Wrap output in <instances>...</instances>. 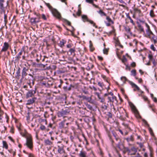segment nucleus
<instances>
[{
  "instance_id": "obj_14",
  "label": "nucleus",
  "mask_w": 157,
  "mask_h": 157,
  "mask_svg": "<svg viewBox=\"0 0 157 157\" xmlns=\"http://www.w3.org/2000/svg\"><path fill=\"white\" fill-rule=\"evenodd\" d=\"M65 121L64 120L59 124V128H66L67 126H66L65 125Z\"/></svg>"
},
{
  "instance_id": "obj_21",
  "label": "nucleus",
  "mask_w": 157,
  "mask_h": 157,
  "mask_svg": "<svg viewBox=\"0 0 157 157\" xmlns=\"http://www.w3.org/2000/svg\"><path fill=\"white\" fill-rule=\"evenodd\" d=\"M139 30L140 32H143L145 33V31L143 27L140 24H139L138 25Z\"/></svg>"
},
{
  "instance_id": "obj_62",
  "label": "nucleus",
  "mask_w": 157,
  "mask_h": 157,
  "mask_svg": "<svg viewBox=\"0 0 157 157\" xmlns=\"http://www.w3.org/2000/svg\"><path fill=\"white\" fill-rule=\"evenodd\" d=\"M99 100H100V101L101 102L103 103L105 101V99L104 98H101V99H100Z\"/></svg>"
},
{
  "instance_id": "obj_23",
  "label": "nucleus",
  "mask_w": 157,
  "mask_h": 157,
  "mask_svg": "<svg viewBox=\"0 0 157 157\" xmlns=\"http://www.w3.org/2000/svg\"><path fill=\"white\" fill-rule=\"evenodd\" d=\"M82 18L84 22L88 21V19L86 15H83L82 16Z\"/></svg>"
},
{
  "instance_id": "obj_11",
  "label": "nucleus",
  "mask_w": 157,
  "mask_h": 157,
  "mask_svg": "<svg viewBox=\"0 0 157 157\" xmlns=\"http://www.w3.org/2000/svg\"><path fill=\"white\" fill-rule=\"evenodd\" d=\"M36 99L37 98H36L34 97L28 100L27 101V103H26V105H30L33 104L35 102V100H36Z\"/></svg>"
},
{
  "instance_id": "obj_58",
  "label": "nucleus",
  "mask_w": 157,
  "mask_h": 157,
  "mask_svg": "<svg viewBox=\"0 0 157 157\" xmlns=\"http://www.w3.org/2000/svg\"><path fill=\"white\" fill-rule=\"evenodd\" d=\"M87 107L88 108L90 109H92V107L90 105H87Z\"/></svg>"
},
{
  "instance_id": "obj_36",
  "label": "nucleus",
  "mask_w": 157,
  "mask_h": 157,
  "mask_svg": "<svg viewBox=\"0 0 157 157\" xmlns=\"http://www.w3.org/2000/svg\"><path fill=\"white\" fill-rule=\"evenodd\" d=\"M88 22H89L91 24L93 25V26H95L96 28H97V26H95V23H94L93 22V21H92L88 20Z\"/></svg>"
},
{
  "instance_id": "obj_38",
  "label": "nucleus",
  "mask_w": 157,
  "mask_h": 157,
  "mask_svg": "<svg viewBox=\"0 0 157 157\" xmlns=\"http://www.w3.org/2000/svg\"><path fill=\"white\" fill-rule=\"evenodd\" d=\"M45 67V65L42 63L38 64L37 67H43L44 68Z\"/></svg>"
},
{
  "instance_id": "obj_47",
  "label": "nucleus",
  "mask_w": 157,
  "mask_h": 157,
  "mask_svg": "<svg viewBox=\"0 0 157 157\" xmlns=\"http://www.w3.org/2000/svg\"><path fill=\"white\" fill-rule=\"evenodd\" d=\"M81 13V10L80 9H78V11L77 12V14L78 16H80V15Z\"/></svg>"
},
{
  "instance_id": "obj_16",
  "label": "nucleus",
  "mask_w": 157,
  "mask_h": 157,
  "mask_svg": "<svg viewBox=\"0 0 157 157\" xmlns=\"http://www.w3.org/2000/svg\"><path fill=\"white\" fill-rule=\"evenodd\" d=\"M67 112L65 111H62L58 113V116L59 117H63L67 114Z\"/></svg>"
},
{
  "instance_id": "obj_17",
  "label": "nucleus",
  "mask_w": 157,
  "mask_h": 157,
  "mask_svg": "<svg viewBox=\"0 0 157 157\" xmlns=\"http://www.w3.org/2000/svg\"><path fill=\"white\" fill-rule=\"evenodd\" d=\"M66 41L64 39H62L60 41L59 44V46L61 48H63L64 46V44H66Z\"/></svg>"
},
{
  "instance_id": "obj_8",
  "label": "nucleus",
  "mask_w": 157,
  "mask_h": 157,
  "mask_svg": "<svg viewBox=\"0 0 157 157\" xmlns=\"http://www.w3.org/2000/svg\"><path fill=\"white\" fill-rule=\"evenodd\" d=\"M24 52L25 53V51H24L23 49H22L20 50V52L15 57V60L17 61H19L20 59L21 58V56L22 55V53Z\"/></svg>"
},
{
  "instance_id": "obj_59",
  "label": "nucleus",
  "mask_w": 157,
  "mask_h": 157,
  "mask_svg": "<svg viewBox=\"0 0 157 157\" xmlns=\"http://www.w3.org/2000/svg\"><path fill=\"white\" fill-rule=\"evenodd\" d=\"M72 47V45L70 44H69L67 45V47L68 48H70Z\"/></svg>"
},
{
  "instance_id": "obj_29",
  "label": "nucleus",
  "mask_w": 157,
  "mask_h": 157,
  "mask_svg": "<svg viewBox=\"0 0 157 157\" xmlns=\"http://www.w3.org/2000/svg\"><path fill=\"white\" fill-rule=\"evenodd\" d=\"M98 12L101 15V16H105L106 15V13L101 10H100L99 11H98Z\"/></svg>"
},
{
  "instance_id": "obj_19",
  "label": "nucleus",
  "mask_w": 157,
  "mask_h": 157,
  "mask_svg": "<svg viewBox=\"0 0 157 157\" xmlns=\"http://www.w3.org/2000/svg\"><path fill=\"white\" fill-rule=\"evenodd\" d=\"M80 157H87L86 153L84 151H81L79 154Z\"/></svg>"
},
{
  "instance_id": "obj_15",
  "label": "nucleus",
  "mask_w": 157,
  "mask_h": 157,
  "mask_svg": "<svg viewBox=\"0 0 157 157\" xmlns=\"http://www.w3.org/2000/svg\"><path fill=\"white\" fill-rule=\"evenodd\" d=\"M44 144L45 145L52 146L53 144L52 142L50 141L48 139L44 140Z\"/></svg>"
},
{
  "instance_id": "obj_25",
  "label": "nucleus",
  "mask_w": 157,
  "mask_h": 157,
  "mask_svg": "<svg viewBox=\"0 0 157 157\" xmlns=\"http://www.w3.org/2000/svg\"><path fill=\"white\" fill-rule=\"evenodd\" d=\"M128 142L130 141H133L134 140V138L132 136H131L130 137H128L125 139Z\"/></svg>"
},
{
  "instance_id": "obj_54",
  "label": "nucleus",
  "mask_w": 157,
  "mask_h": 157,
  "mask_svg": "<svg viewBox=\"0 0 157 157\" xmlns=\"http://www.w3.org/2000/svg\"><path fill=\"white\" fill-rule=\"evenodd\" d=\"M95 94L99 98V99H101V98L100 97V95L98 93L96 92L95 93Z\"/></svg>"
},
{
  "instance_id": "obj_30",
  "label": "nucleus",
  "mask_w": 157,
  "mask_h": 157,
  "mask_svg": "<svg viewBox=\"0 0 157 157\" xmlns=\"http://www.w3.org/2000/svg\"><path fill=\"white\" fill-rule=\"evenodd\" d=\"M43 85H44L47 87H49L50 85L48 82H43L42 83Z\"/></svg>"
},
{
  "instance_id": "obj_31",
  "label": "nucleus",
  "mask_w": 157,
  "mask_h": 157,
  "mask_svg": "<svg viewBox=\"0 0 157 157\" xmlns=\"http://www.w3.org/2000/svg\"><path fill=\"white\" fill-rule=\"evenodd\" d=\"M75 48H71L69 50V52H70L71 53V55L73 53H75Z\"/></svg>"
},
{
  "instance_id": "obj_13",
  "label": "nucleus",
  "mask_w": 157,
  "mask_h": 157,
  "mask_svg": "<svg viewBox=\"0 0 157 157\" xmlns=\"http://www.w3.org/2000/svg\"><path fill=\"white\" fill-rule=\"evenodd\" d=\"M108 99L109 101L113 103L115 101L117 102V98L115 96H112V97H108Z\"/></svg>"
},
{
  "instance_id": "obj_18",
  "label": "nucleus",
  "mask_w": 157,
  "mask_h": 157,
  "mask_svg": "<svg viewBox=\"0 0 157 157\" xmlns=\"http://www.w3.org/2000/svg\"><path fill=\"white\" fill-rule=\"evenodd\" d=\"M21 68L20 67H18L17 68V71L16 73V78L19 79L20 77L21 76L20 74Z\"/></svg>"
},
{
  "instance_id": "obj_63",
  "label": "nucleus",
  "mask_w": 157,
  "mask_h": 157,
  "mask_svg": "<svg viewBox=\"0 0 157 157\" xmlns=\"http://www.w3.org/2000/svg\"><path fill=\"white\" fill-rule=\"evenodd\" d=\"M144 157H148V155L147 152H145L144 154Z\"/></svg>"
},
{
  "instance_id": "obj_20",
  "label": "nucleus",
  "mask_w": 157,
  "mask_h": 157,
  "mask_svg": "<svg viewBox=\"0 0 157 157\" xmlns=\"http://www.w3.org/2000/svg\"><path fill=\"white\" fill-rule=\"evenodd\" d=\"M127 151L129 152H130L131 151H132L135 153H136L137 151V149L134 147H133L131 148L130 150H128Z\"/></svg>"
},
{
  "instance_id": "obj_43",
  "label": "nucleus",
  "mask_w": 157,
  "mask_h": 157,
  "mask_svg": "<svg viewBox=\"0 0 157 157\" xmlns=\"http://www.w3.org/2000/svg\"><path fill=\"white\" fill-rule=\"evenodd\" d=\"M40 128L42 130H44L45 129L46 127L44 125L41 124L40 127Z\"/></svg>"
},
{
  "instance_id": "obj_6",
  "label": "nucleus",
  "mask_w": 157,
  "mask_h": 157,
  "mask_svg": "<svg viewBox=\"0 0 157 157\" xmlns=\"http://www.w3.org/2000/svg\"><path fill=\"white\" fill-rule=\"evenodd\" d=\"M36 90H29L27 93L26 95V98H28L29 97H31L34 96L36 93Z\"/></svg>"
},
{
  "instance_id": "obj_55",
  "label": "nucleus",
  "mask_w": 157,
  "mask_h": 157,
  "mask_svg": "<svg viewBox=\"0 0 157 157\" xmlns=\"http://www.w3.org/2000/svg\"><path fill=\"white\" fill-rule=\"evenodd\" d=\"M108 116L110 118H111L112 116V114L109 112H108Z\"/></svg>"
},
{
  "instance_id": "obj_45",
  "label": "nucleus",
  "mask_w": 157,
  "mask_h": 157,
  "mask_svg": "<svg viewBox=\"0 0 157 157\" xmlns=\"http://www.w3.org/2000/svg\"><path fill=\"white\" fill-rule=\"evenodd\" d=\"M41 17L43 20H47V18L45 15L44 14H42Z\"/></svg>"
},
{
  "instance_id": "obj_3",
  "label": "nucleus",
  "mask_w": 157,
  "mask_h": 157,
  "mask_svg": "<svg viewBox=\"0 0 157 157\" xmlns=\"http://www.w3.org/2000/svg\"><path fill=\"white\" fill-rule=\"evenodd\" d=\"M25 144L28 148L31 149H32L33 147V144L32 140L31 137H29L26 138V142Z\"/></svg>"
},
{
  "instance_id": "obj_37",
  "label": "nucleus",
  "mask_w": 157,
  "mask_h": 157,
  "mask_svg": "<svg viewBox=\"0 0 157 157\" xmlns=\"http://www.w3.org/2000/svg\"><path fill=\"white\" fill-rule=\"evenodd\" d=\"M39 121L40 123H42L43 122H44L46 124H47V121H46V119L40 118L39 120Z\"/></svg>"
},
{
  "instance_id": "obj_9",
  "label": "nucleus",
  "mask_w": 157,
  "mask_h": 157,
  "mask_svg": "<svg viewBox=\"0 0 157 157\" xmlns=\"http://www.w3.org/2000/svg\"><path fill=\"white\" fill-rule=\"evenodd\" d=\"M113 136L115 138V139L117 141H118V140H119V141L118 142V143L117 144V146L119 148H120V144L121 142L120 139L118 137V136L115 133L113 132Z\"/></svg>"
},
{
  "instance_id": "obj_51",
  "label": "nucleus",
  "mask_w": 157,
  "mask_h": 157,
  "mask_svg": "<svg viewBox=\"0 0 157 157\" xmlns=\"http://www.w3.org/2000/svg\"><path fill=\"white\" fill-rule=\"evenodd\" d=\"M86 2L90 3L93 4V0H86Z\"/></svg>"
},
{
  "instance_id": "obj_24",
  "label": "nucleus",
  "mask_w": 157,
  "mask_h": 157,
  "mask_svg": "<svg viewBox=\"0 0 157 157\" xmlns=\"http://www.w3.org/2000/svg\"><path fill=\"white\" fill-rule=\"evenodd\" d=\"M2 144H3V148H5L6 149H8V145L7 144L6 142L5 141H2Z\"/></svg>"
},
{
  "instance_id": "obj_48",
  "label": "nucleus",
  "mask_w": 157,
  "mask_h": 157,
  "mask_svg": "<svg viewBox=\"0 0 157 157\" xmlns=\"http://www.w3.org/2000/svg\"><path fill=\"white\" fill-rule=\"evenodd\" d=\"M64 21L66 22L67 24L69 26H71V22L66 19H64Z\"/></svg>"
},
{
  "instance_id": "obj_35",
  "label": "nucleus",
  "mask_w": 157,
  "mask_h": 157,
  "mask_svg": "<svg viewBox=\"0 0 157 157\" xmlns=\"http://www.w3.org/2000/svg\"><path fill=\"white\" fill-rule=\"evenodd\" d=\"M150 15L151 17H155V15L154 14V11L153 10H151L150 11Z\"/></svg>"
},
{
  "instance_id": "obj_2",
  "label": "nucleus",
  "mask_w": 157,
  "mask_h": 157,
  "mask_svg": "<svg viewBox=\"0 0 157 157\" xmlns=\"http://www.w3.org/2000/svg\"><path fill=\"white\" fill-rule=\"evenodd\" d=\"M34 14L36 15L37 17H32L30 19V22L32 25H35L40 21V17L39 15L38 14H36V13H35Z\"/></svg>"
},
{
  "instance_id": "obj_33",
  "label": "nucleus",
  "mask_w": 157,
  "mask_h": 157,
  "mask_svg": "<svg viewBox=\"0 0 157 157\" xmlns=\"http://www.w3.org/2000/svg\"><path fill=\"white\" fill-rule=\"evenodd\" d=\"M7 15L5 13L4 14V21L5 25L6 24L7 22Z\"/></svg>"
},
{
  "instance_id": "obj_12",
  "label": "nucleus",
  "mask_w": 157,
  "mask_h": 157,
  "mask_svg": "<svg viewBox=\"0 0 157 157\" xmlns=\"http://www.w3.org/2000/svg\"><path fill=\"white\" fill-rule=\"evenodd\" d=\"M148 57L150 60V61H152L153 64L154 66L156 65V62L154 59L153 58V56L151 54H148Z\"/></svg>"
},
{
  "instance_id": "obj_49",
  "label": "nucleus",
  "mask_w": 157,
  "mask_h": 157,
  "mask_svg": "<svg viewBox=\"0 0 157 157\" xmlns=\"http://www.w3.org/2000/svg\"><path fill=\"white\" fill-rule=\"evenodd\" d=\"M98 85L101 87H102L103 86V84L102 83H101L100 82H98Z\"/></svg>"
},
{
  "instance_id": "obj_57",
  "label": "nucleus",
  "mask_w": 157,
  "mask_h": 157,
  "mask_svg": "<svg viewBox=\"0 0 157 157\" xmlns=\"http://www.w3.org/2000/svg\"><path fill=\"white\" fill-rule=\"evenodd\" d=\"M127 60V59L125 57H124L123 59L122 60V61L124 63Z\"/></svg>"
},
{
  "instance_id": "obj_39",
  "label": "nucleus",
  "mask_w": 157,
  "mask_h": 157,
  "mask_svg": "<svg viewBox=\"0 0 157 157\" xmlns=\"http://www.w3.org/2000/svg\"><path fill=\"white\" fill-rule=\"evenodd\" d=\"M106 19L109 22H111L112 24L113 23V21L109 17L107 16L106 17Z\"/></svg>"
},
{
  "instance_id": "obj_46",
  "label": "nucleus",
  "mask_w": 157,
  "mask_h": 157,
  "mask_svg": "<svg viewBox=\"0 0 157 157\" xmlns=\"http://www.w3.org/2000/svg\"><path fill=\"white\" fill-rule=\"evenodd\" d=\"M137 144L139 145L140 147L141 148H142L143 147H144V145L143 143H141L137 142Z\"/></svg>"
},
{
  "instance_id": "obj_10",
  "label": "nucleus",
  "mask_w": 157,
  "mask_h": 157,
  "mask_svg": "<svg viewBox=\"0 0 157 157\" xmlns=\"http://www.w3.org/2000/svg\"><path fill=\"white\" fill-rule=\"evenodd\" d=\"M9 44L7 42H5L4 43L1 52H3L6 51L9 48Z\"/></svg>"
},
{
  "instance_id": "obj_42",
  "label": "nucleus",
  "mask_w": 157,
  "mask_h": 157,
  "mask_svg": "<svg viewBox=\"0 0 157 157\" xmlns=\"http://www.w3.org/2000/svg\"><path fill=\"white\" fill-rule=\"evenodd\" d=\"M150 48L152 50H153L154 51H155L156 50L155 48V47L154 46V45L153 44L151 45L150 46Z\"/></svg>"
},
{
  "instance_id": "obj_28",
  "label": "nucleus",
  "mask_w": 157,
  "mask_h": 157,
  "mask_svg": "<svg viewBox=\"0 0 157 157\" xmlns=\"http://www.w3.org/2000/svg\"><path fill=\"white\" fill-rule=\"evenodd\" d=\"M134 11L135 13H138L139 16H140V13H141V11L140 10H139L137 8H135L134 9Z\"/></svg>"
},
{
  "instance_id": "obj_32",
  "label": "nucleus",
  "mask_w": 157,
  "mask_h": 157,
  "mask_svg": "<svg viewBox=\"0 0 157 157\" xmlns=\"http://www.w3.org/2000/svg\"><path fill=\"white\" fill-rule=\"evenodd\" d=\"M131 75L135 77L136 75V71L135 70H133L131 71Z\"/></svg>"
},
{
  "instance_id": "obj_53",
  "label": "nucleus",
  "mask_w": 157,
  "mask_h": 157,
  "mask_svg": "<svg viewBox=\"0 0 157 157\" xmlns=\"http://www.w3.org/2000/svg\"><path fill=\"white\" fill-rule=\"evenodd\" d=\"M131 65L133 67H135L136 66V64L135 62H132L131 64Z\"/></svg>"
},
{
  "instance_id": "obj_34",
  "label": "nucleus",
  "mask_w": 157,
  "mask_h": 157,
  "mask_svg": "<svg viewBox=\"0 0 157 157\" xmlns=\"http://www.w3.org/2000/svg\"><path fill=\"white\" fill-rule=\"evenodd\" d=\"M124 29L125 30V31L127 33H130V29L128 27H125L124 28Z\"/></svg>"
},
{
  "instance_id": "obj_50",
  "label": "nucleus",
  "mask_w": 157,
  "mask_h": 157,
  "mask_svg": "<svg viewBox=\"0 0 157 157\" xmlns=\"http://www.w3.org/2000/svg\"><path fill=\"white\" fill-rule=\"evenodd\" d=\"M132 109L135 113H137L138 112L137 110L136 109V108L134 106L132 108Z\"/></svg>"
},
{
  "instance_id": "obj_27",
  "label": "nucleus",
  "mask_w": 157,
  "mask_h": 157,
  "mask_svg": "<svg viewBox=\"0 0 157 157\" xmlns=\"http://www.w3.org/2000/svg\"><path fill=\"white\" fill-rule=\"evenodd\" d=\"M126 17L128 18L130 20V22L133 25H135V23L134 22L133 20L132 19L131 17L129 16V13H126Z\"/></svg>"
},
{
  "instance_id": "obj_44",
  "label": "nucleus",
  "mask_w": 157,
  "mask_h": 157,
  "mask_svg": "<svg viewBox=\"0 0 157 157\" xmlns=\"http://www.w3.org/2000/svg\"><path fill=\"white\" fill-rule=\"evenodd\" d=\"M38 64L36 63L35 62H33L32 63V66L34 67H37Z\"/></svg>"
},
{
  "instance_id": "obj_61",
  "label": "nucleus",
  "mask_w": 157,
  "mask_h": 157,
  "mask_svg": "<svg viewBox=\"0 0 157 157\" xmlns=\"http://www.w3.org/2000/svg\"><path fill=\"white\" fill-rule=\"evenodd\" d=\"M152 35V36L151 37V39H153V38L155 39L157 38V37L153 33V34H151Z\"/></svg>"
},
{
  "instance_id": "obj_56",
  "label": "nucleus",
  "mask_w": 157,
  "mask_h": 157,
  "mask_svg": "<svg viewBox=\"0 0 157 157\" xmlns=\"http://www.w3.org/2000/svg\"><path fill=\"white\" fill-rule=\"evenodd\" d=\"M108 52V50L107 49L105 48L103 50V52L104 54H107Z\"/></svg>"
},
{
  "instance_id": "obj_22",
  "label": "nucleus",
  "mask_w": 157,
  "mask_h": 157,
  "mask_svg": "<svg viewBox=\"0 0 157 157\" xmlns=\"http://www.w3.org/2000/svg\"><path fill=\"white\" fill-rule=\"evenodd\" d=\"M130 84L133 87H135L137 90H140V88L139 87L134 83L131 82H130Z\"/></svg>"
},
{
  "instance_id": "obj_4",
  "label": "nucleus",
  "mask_w": 157,
  "mask_h": 157,
  "mask_svg": "<svg viewBox=\"0 0 157 157\" xmlns=\"http://www.w3.org/2000/svg\"><path fill=\"white\" fill-rule=\"evenodd\" d=\"M57 143L58 144L57 145L58 148L57 150L58 152L60 154H62L64 152L63 148L64 145L63 144H61L60 141L58 142Z\"/></svg>"
},
{
  "instance_id": "obj_40",
  "label": "nucleus",
  "mask_w": 157,
  "mask_h": 157,
  "mask_svg": "<svg viewBox=\"0 0 157 157\" xmlns=\"http://www.w3.org/2000/svg\"><path fill=\"white\" fill-rule=\"evenodd\" d=\"M121 79L124 82H125V81L128 80L125 77H122L121 78Z\"/></svg>"
},
{
  "instance_id": "obj_26",
  "label": "nucleus",
  "mask_w": 157,
  "mask_h": 157,
  "mask_svg": "<svg viewBox=\"0 0 157 157\" xmlns=\"http://www.w3.org/2000/svg\"><path fill=\"white\" fill-rule=\"evenodd\" d=\"M4 2V0H0V9L2 10L4 9L3 4Z\"/></svg>"
},
{
  "instance_id": "obj_7",
  "label": "nucleus",
  "mask_w": 157,
  "mask_h": 157,
  "mask_svg": "<svg viewBox=\"0 0 157 157\" xmlns=\"http://www.w3.org/2000/svg\"><path fill=\"white\" fill-rule=\"evenodd\" d=\"M28 68L26 67H23L21 72V79H23L27 75V71H28Z\"/></svg>"
},
{
  "instance_id": "obj_41",
  "label": "nucleus",
  "mask_w": 157,
  "mask_h": 157,
  "mask_svg": "<svg viewBox=\"0 0 157 157\" xmlns=\"http://www.w3.org/2000/svg\"><path fill=\"white\" fill-rule=\"evenodd\" d=\"M9 151L10 153L13 154V156H14L16 155V151H13V150H9Z\"/></svg>"
},
{
  "instance_id": "obj_64",
  "label": "nucleus",
  "mask_w": 157,
  "mask_h": 157,
  "mask_svg": "<svg viewBox=\"0 0 157 157\" xmlns=\"http://www.w3.org/2000/svg\"><path fill=\"white\" fill-rule=\"evenodd\" d=\"M153 100L155 102H157V99L155 97L153 98Z\"/></svg>"
},
{
  "instance_id": "obj_1",
  "label": "nucleus",
  "mask_w": 157,
  "mask_h": 157,
  "mask_svg": "<svg viewBox=\"0 0 157 157\" xmlns=\"http://www.w3.org/2000/svg\"><path fill=\"white\" fill-rule=\"evenodd\" d=\"M45 4L48 7L54 17L59 20L61 19L62 16L61 13L56 9L53 8L49 3L45 2Z\"/></svg>"
},
{
  "instance_id": "obj_52",
  "label": "nucleus",
  "mask_w": 157,
  "mask_h": 157,
  "mask_svg": "<svg viewBox=\"0 0 157 157\" xmlns=\"http://www.w3.org/2000/svg\"><path fill=\"white\" fill-rule=\"evenodd\" d=\"M141 97L143 98L144 99L145 101H147V97L144 95H142Z\"/></svg>"
},
{
  "instance_id": "obj_60",
  "label": "nucleus",
  "mask_w": 157,
  "mask_h": 157,
  "mask_svg": "<svg viewBox=\"0 0 157 157\" xmlns=\"http://www.w3.org/2000/svg\"><path fill=\"white\" fill-rule=\"evenodd\" d=\"M98 59L100 60H102L103 59V58L101 56H98Z\"/></svg>"
},
{
  "instance_id": "obj_5",
  "label": "nucleus",
  "mask_w": 157,
  "mask_h": 157,
  "mask_svg": "<svg viewBox=\"0 0 157 157\" xmlns=\"http://www.w3.org/2000/svg\"><path fill=\"white\" fill-rule=\"evenodd\" d=\"M145 26L147 27V29L146 30L147 36H146L147 37L150 38L151 34H153V32L151 30L150 26L147 23H145Z\"/></svg>"
}]
</instances>
